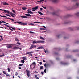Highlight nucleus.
Masks as SVG:
<instances>
[{
	"label": "nucleus",
	"mask_w": 79,
	"mask_h": 79,
	"mask_svg": "<svg viewBox=\"0 0 79 79\" xmlns=\"http://www.w3.org/2000/svg\"><path fill=\"white\" fill-rule=\"evenodd\" d=\"M14 23H18V24H20L21 26H26L27 24V23H24L21 22H13Z\"/></svg>",
	"instance_id": "obj_1"
},
{
	"label": "nucleus",
	"mask_w": 79,
	"mask_h": 79,
	"mask_svg": "<svg viewBox=\"0 0 79 79\" xmlns=\"http://www.w3.org/2000/svg\"><path fill=\"white\" fill-rule=\"evenodd\" d=\"M13 45H15L13 44H7V46H6V47L7 48H12V46H13Z\"/></svg>",
	"instance_id": "obj_2"
},
{
	"label": "nucleus",
	"mask_w": 79,
	"mask_h": 79,
	"mask_svg": "<svg viewBox=\"0 0 79 79\" xmlns=\"http://www.w3.org/2000/svg\"><path fill=\"white\" fill-rule=\"evenodd\" d=\"M32 53H33L32 51L27 52H26V55H28V54H29L28 56H32V54H31Z\"/></svg>",
	"instance_id": "obj_3"
},
{
	"label": "nucleus",
	"mask_w": 79,
	"mask_h": 79,
	"mask_svg": "<svg viewBox=\"0 0 79 79\" xmlns=\"http://www.w3.org/2000/svg\"><path fill=\"white\" fill-rule=\"evenodd\" d=\"M79 6V2H77L76 4L74 6H73V8H77L78 6Z\"/></svg>",
	"instance_id": "obj_4"
},
{
	"label": "nucleus",
	"mask_w": 79,
	"mask_h": 79,
	"mask_svg": "<svg viewBox=\"0 0 79 79\" xmlns=\"http://www.w3.org/2000/svg\"><path fill=\"white\" fill-rule=\"evenodd\" d=\"M33 48H36V45L32 44L29 48V49L30 50H31V49H32Z\"/></svg>",
	"instance_id": "obj_5"
},
{
	"label": "nucleus",
	"mask_w": 79,
	"mask_h": 79,
	"mask_svg": "<svg viewBox=\"0 0 79 79\" xmlns=\"http://www.w3.org/2000/svg\"><path fill=\"white\" fill-rule=\"evenodd\" d=\"M38 8H39V7L38 6L35 7L33 8H32V10H31L33 11H36V10H37V9H38Z\"/></svg>",
	"instance_id": "obj_6"
},
{
	"label": "nucleus",
	"mask_w": 79,
	"mask_h": 79,
	"mask_svg": "<svg viewBox=\"0 0 79 79\" xmlns=\"http://www.w3.org/2000/svg\"><path fill=\"white\" fill-rule=\"evenodd\" d=\"M26 71L27 73V75L28 77L30 76V71L27 70H26Z\"/></svg>",
	"instance_id": "obj_7"
},
{
	"label": "nucleus",
	"mask_w": 79,
	"mask_h": 79,
	"mask_svg": "<svg viewBox=\"0 0 79 79\" xmlns=\"http://www.w3.org/2000/svg\"><path fill=\"white\" fill-rule=\"evenodd\" d=\"M2 4L3 5H9V4H8V3H6V2H3Z\"/></svg>",
	"instance_id": "obj_8"
},
{
	"label": "nucleus",
	"mask_w": 79,
	"mask_h": 79,
	"mask_svg": "<svg viewBox=\"0 0 79 79\" xmlns=\"http://www.w3.org/2000/svg\"><path fill=\"white\" fill-rule=\"evenodd\" d=\"M58 13V11H56L55 12H52V14L53 15H56V13Z\"/></svg>",
	"instance_id": "obj_9"
},
{
	"label": "nucleus",
	"mask_w": 79,
	"mask_h": 79,
	"mask_svg": "<svg viewBox=\"0 0 79 79\" xmlns=\"http://www.w3.org/2000/svg\"><path fill=\"white\" fill-rule=\"evenodd\" d=\"M44 42H45L44 41H36V43H44Z\"/></svg>",
	"instance_id": "obj_10"
},
{
	"label": "nucleus",
	"mask_w": 79,
	"mask_h": 79,
	"mask_svg": "<svg viewBox=\"0 0 79 79\" xmlns=\"http://www.w3.org/2000/svg\"><path fill=\"white\" fill-rule=\"evenodd\" d=\"M32 64H31L30 65V67H31V66H32L33 64L34 65H36V63H35V62H33L32 63Z\"/></svg>",
	"instance_id": "obj_11"
},
{
	"label": "nucleus",
	"mask_w": 79,
	"mask_h": 79,
	"mask_svg": "<svg viewBox=\"0 0 79 79\" xmlns=\"http://www.w3.org/2000/svg\"><path fill=\"white\" fill-rule=\"evenodd\" d=\"M43 1H44V0H40V1H38L36 3H43Z\"/></svg>",
	"instance_id": "obj_12"
},
{
	"label": "nucleus",
	"mask_w": 79,
	"mask_h": 79,
	"mask_svg": "<svg viewBox=\"0 0 79 79\" xmlns=\"http://www.w3.org/2000/svg\"><path fill=\"white\" fill-rule=\"evenodd\" d=\"M61 64H62L63 65H65V64H67L63 62H60Z\"/></svg>",
	"instance_id": "obj_13"
},
{
	"label": "nucleus",
	"mask_w": 79,
	"mask_h": 79,
	"mask_svg": "<svg viewBox=\"0 0 79 79\" xmlns=\"http://www.w3.org/2000/svg\"><path fill=\"white\" fill-rule=\"evenodd\" d=\"M25 15L27 16H30V17H31V15H30V14H25Z\"/></svg>",
	"instance_id": "obj_14"
},
{
	"label": "nucleus",
	"mask_w": 79,
	"mask_h": 79,
	"mask_svg": "<svg viewBox=\"0 0 79 79\" xmlns=\"http://www.w3.org/2000/svg\"><path fill=\"white\" fill-rule=\"evenodd\" d=\"M19 49V48L18 47H17L16 46L14 47L13 48V49Z\"/></svg>",
	"instance_id": "obj_15"
},
{
	"label": "nucleus",
	"mask_w": 79,
	"mask_h": 79,
	"mask_svg": "<svg viewBox=\"0 0 79 79\" xmlns=\"http://www.w3.org/2000/svg\"><path fill=\"white\" fill-rule=\"evenodd\" d=\"M5 23V24H8V23H6V22H5L4 21H2V22L1 21H0V23Z\"/></svg>",
	"instance_id": "obj_16"
},
{
	"label": "nucleus",
	"mask_w": 79,
	"mask_h": 79,
	"mask_svg": "<svg viewBox=\"0 0 79 79\" xmlns=\"http://www.w3.org/2000/svg\"><path fill=\"white\" fill-rule=\"evenodd\" d=\"M20 17L23 18H28L27 17L25 16H21Z\"/></svg>",
	"instance_id": "obj_17"
},
{
	"label": "nucleus",
	"mask_w": 79,
	"mask_h": 79,
	"mask_svg": "<svg viewBox=\"0 0 79 79\" xmlns=\"http://www.w3.org/2000/svg\"><path fill=\"white\" fill-rule=\"evenodd\" d=\"M75 15H76V16H77L79 17V12L75 13Z\"/></svg>",
	"instance_id": "obj_18"
},
{
	"label": "nucleus",
	"mask_w": 79,
	"mask_h": 79,
	"mask_svg": "<svg viewBox=\"0 0 79 79\" xmlns=\"http://www.w3.org/2000/svg\"><path fill=\"white\" fill-rule=\"evenodd\" d=\"M15 40L16 42H18L19 41V40H18V39L17 37H15Z\"/></svg>",
	"instance_id": "obj_19"
},
{
	"label": "nucleus",
	"mask_w": 79,
	"mask_h": 79,
	"mask_svg": "<svg viewBox=\"0 0 79 79\" xmlns=\"http://www.w3.org/2000/svg\"><path fill=\"white\" fill-rule=\"evenodd\" d=\"M27 13H30V14H33V12H32L31 11L28 10Z\"/></svg>",
	"instance_id": "obj_20"
},
{
	"label": "nucleus",
	"mask_w": 79,
	"mask_h": 79,
	"mask_svg": "<svg viewBox=\"0 0 79 79\" xmlns=\"http://www.w3.org/2000/svg\"><path fill=\"white\" fill-rule=\"evenodd\" d=\"M42 48H44V47L42 46L37 48V49H42Z\"/></svg>",
	"instance_id": "obj_21"
},
{
	"label": "nucleus",
	"mask_w": 79,
	"mask_h": 79,
	"mask_svg": "<svg viewBox=\"0 0 79 79\" xmlns=\"http://www.w3.org/2000/svg\"><path fill=\"white\" fill-rule=\"evenodd\" d=\"M3 24L4 25V26H7V27H9V28H10V27H10L9 26H8V25L7 24Z\"/></svg>",
	"instance_id": "obj_22"
},
{
	"label": "nucleus",
	"mask_w": 79,
	"mask_h": 79,
	"mask_svg": "<svg viewBox=\"0 0 79 79\" xmlns=\"http://www.w3.org/2000/svg\"><path fill=\"white\" fill-rule=\"evenodd\" d=\"M22 59L23 60H25V61H26V60H27L26 58V57H22Z\"/></svg>",
	"instance_id": "obj_23"
},
{
	"label": "nucleus",
	"mask_w": 79,
	"mask_h": 79,
	"mask_svg": "<svg viewBox=\"0 0 79 79\" xmlns=\"http://www.w3.org/2000/svg\"><path fill=\"white\" fill-rule=\"evenodd\" d=\"M35 77L36 78V79H39V77H37V75H35Z\"/></svg>",
	"instance_id": "obj_24"
},
{
	"label": "nucleus",
	"mask_w": 79,
	"mask_h": 79,
	"mask_svg": "<svg viewBox=\"0 0 79 79\" xmlns=\"http://www.w3.org/2000/svg\"><path fill=\"white\" fill-rule=\"evenodd\" d=\"M53 2L54 3H57L58 2V0H54L53 1Z\"/></svg>",
	"instance_id": "obj_25"
},
{
	"label": "nucleus",
	"mask_w": 79,
	"mask_h": 79,
	"mask_svg": "<svg viewBox=\"0 0 79 79\" xmlns=\"http://www.w3.org/2000/svg\"><path fill=\"white\" fill-rule=\"evenodd\" d=\"M11 14H10V15H11V16L13 17V18H15V16H13V14L12 13L10 12Z\"/></svg>",
	"instance_id": "obj_26"
},
{
	"label": "nucleus",
	"mask_w": 79,
	"mask_h": 79,
	"mask_svg": "<svg viewBox=\"0 0 79 79\" xmlns=\"http://www.w3.org/2000/svg\"><path fill=\"white\" fill-rule=\"evenodd\" d=\"M21 62L23 64H24V60H21Z\"/></svg>",
	"instance_id": "obj_27"
},
{
	"label": "nucleus",
	"mask_w": 79,
	"mask_h": 79,
	"mask_svg": "<svg viewBox=\"0 0 79 79\" xmlns=\"http://www.w3.org/2000/svg\"><path fill=\"white\" fill-rule=\"evenodd\" d=\"M40 39H42V40H45V39H44L42 36L40 37Z\"/></svg>",
	"instance_id": "obj_28"
},
{
	"label": "nucleus",
	"mask_w": 79,
	"mask_h": 79,
	"mask_svg": "<svg viewBox=\"0 0 79 79\" xmlns=\"http://www.w3.org/2000/svg\"><path fill=\"white\" fill-rule=\"evenodd\" d=\"M7 19H10V20H11V21H14V19H11L10 18H7Z\"/></svg>",
	"instance_id": "obj_29"
},
{
	"label": "nucleus",
	"mask_w": 79,
	"mask_h": 79,
	"mask_svg": "<svg viewBox=\"0 0 79 79\" xmlns=\"http://www.w3.org/2000/svg\"><path fill=\"white\" fill-rule=\"evenodd\" d=\"M38 13L40 14V15H43V14H42V13L41 12H39V11H38Z\"/></svg>",
	"instance_id": "obj_30"
},
{
	"label": "nucleus",
	"mask_w": 79,
	"mask_h": 79,
	"mask_svg": "<svg viewBox=\"0 0 79 79\" xmlns=\"http://www.w3.org/2000/svg\"><path fill=\"white\" fill-rule=\"evenodd\" d=\"M0 11H3L4 12H6V10L0 9Z\"/></svg>",
	"instance_id": "obj_31"
},
{
	"label": "nucleus",
	"mask_w": 79,
	"mask_h": 79,
	"mask_svg": "<svg viewBox=\"0 0 79 79\" xmlns=\"http://www.w3.org/2000/svg\"><path fill=\"white\" fill-rule=\"evenodd\" d=\"M16 44H18V45H21V43L18 42L16 43Z\"/></svg>",
	"instance_id": "obj_32"
},
{
	"label": "nucleus",
	"mask_w": 79,
	"mask_h": 79,
	"mask_svg": "<svg viewBox=\"0 0 79 79\" xmlns=\"http://www.w3.org/2000/svg\"><path fill=\"white\" fill-rule=\"evenodd\" d=\"M15 76H18V73L17 72H16L15 73Z\"/></svg>",
	"instance_id": "obj_33"
},
{
	"label": "nucleus",
	"mask_w": 79,
	"mask_h": 79,
	"mask_svg": "<svg viewBox=\"0 0 79 79\" xmlns=\"http://www.w3.org/2000/svg\"><path fill=\"white\" fill-rule=\"evenodd\" d=\"M28 24H29V25H30V26H34V25L33 23H30Z\"/></svg>",
	"instance_id": "obj_34"
},
{
	"label": "nucleus",
	"mask_w": 79,
	"mask_h": 79,
	"mask_svg": "<svg viewBox=\"0 0 79 79\" xmlns=\"http://www.w3.org/2000/svg\"><path fill=\"white\" fill-rule=\"evenodd\" d=\"M75 28L76 29H77V30H79V27H76Z\"/></svg>",
	"instance_id": "obj_35"
},
{
	"label": "nucleus",
	"mask_w": 79,
	"mask_h": 79,
	"mask_svg": "<svg viewBox=\"0 0 79 79\" xmlns=\"http://www.w3.org/2000/svg\"><path fill=\"white\" fill-rule=\"evenodd\" d=\"M22 10H26V8L25 7H22Z\"/></svg>",
	"instance_id": "obj_36"
},
{
	"label": "nucleus",
	"mask_w": 79,
	"mask_h": 79,
	"mask_svg": "<svg viewBox=\"0 0 79 79\" xmlns=\"http://www.w3.org/2000/svg\"><path fill=\"white\" fill-rule=\"evenodd\" d=\"M34 23H38V24H40V23L39 22H34Z\"/></svg>",
	"instance_id": "obj_37"
},
{
	"label": "nucleus",
	"mask_w": 79,
	"mask_h": 79,
	"mask_svg": "<svg viewBox=\"0 0 79 79\" xmlns=\"http://www.w3.org/2000/svg\"><path fill=\"white\" fill-rule=\"evenodd\" d=\"M5 56V55L3 53L2 55H0V57H2V56Z\"/></svg>",
	"instance_id": "obj_38"
},
{
	"label": "nucleus",
	"mask_w": 79,
	"mask_h": 79,
	"mask_svg": "<svg viewBox=\"0 0 79 79\" xmlns=\"http://www.w3.org/2000/svg\"><path fill=\"white\" fill-rule=\"evenodd\" d=\"M7 12L8 14H10V12H9V11L8 10H6V12H5L6 13V12Z\"/></svg>",
	"instance_id": "obj_39"
},
{
	"label": "nucleus",
	"mask_w": 79,
	"mask_h": 79,
	"mask_svg": "<svg viewBox=\"0 0 79 79\" xmlns=\"http://www.w3.org/2000/svg\"><path fill=\"white\" fill-rule=\"evenodd\" d=\"M0 16H1V17H5V18H7V17H6V16H5L4 15L2 16H1V15H0Z\"/></svg>",
	"instance_id": "obj_40"
},
{
	"label": "nucleus",
	"mask_w": 79,
	"mask_h": 79,
	"mask_svg": "<svg viewBox=\"0 0 79 79\" xmlns=\"http://www.w3.org/2000/svg\"><path fill=\"white\" fill-rule=\"evenodd\" d=\"M71 15H67V17L68 18V17H71Z\"/></svg>",
	"instance_id": "obj_41"
},
{
	"label": "nucleus",
	"mask_w": 79,
	"mask_h": 79,
	"mask_svg": "<svg viewBox=\"0 0 79 79\" xmlns=\"http://www.w3.org/2000/svg\"><path fill=\"white\" fill-rule=\"evenodd\" d=\"M43 66H40V70H41V69H43Z\"/></svg>",
	"instance_id": "obj_42"
},
{
	"label": "nucleus",
	"mask_w": 79,
	"mask_h": 79,
	"mask_svg": "<svg viewBox=\"0 0 79 79\" xmlns=\"http://www.w3.org/2000/svg\"><path fill=\"white\" fill-rule=\"evenodd\" d=\"M45 69H44V73H47V69L46 68V67L45 68Z\"/></svg>",
	"instance_id": "obj_43"
},
{
	"label": "nucleus",
	"mask_w": 79,
	"mask_h": 79,
	"mask_svg": "<svg viewBox=\"0 0 79 79\" xmlns=\"http://www.w3.org/2000/svg\"><path fill=\"white\" fill-rule=\"evenodd\" d=\"M3 74H6V72L5 71H3Z\"/></svg>",
	"instance_id": "obj_44"
},
{
	"label": "nucleus",
	"mask_w": 79,
	"mask_h": 79,
	"mask_svg": "<svg viewBox=\"0 0 79 79\" xmlns=\"http://www.w3.org/2000/svg\"><path fill=\"white\" fill-rule=\"evenodd\" d=\"M7 69L8 72H10V68H8Z\"/></svg>",
	"instance_id": "obj_45"
},
{
	"label": "nucleus",
	"mask_w": 79,
	"mask_h": 79,
	"mask_svg": "<svg viewBox=\"0 0 79 79\" xmlns=\"http://www.w3.org/2000/svg\"><path fill=\"white\" fill-rule=\"evenodd\" d=\"M73 52H78V50H74L73 51Z\"/></svg>",
	"instance_id": "obj_46"
},
{
	"label": "nucleus",
	"mask_w": 79,
	"mask_h": 79,
	"mask_svg": "<svg viewBox=\"0 0 79 79\" xmlns=\"http://www.w3.org/2000/svg\"><path fill=\"white\" fill-rule=\"evenodd\" d=\"M36 43H37V42H36V41H34L33 42V44H36Z\"/></svg>",
	"instance_id": "obj_47"
},
{
	"label": "nucleus",
	"mask_w": 79,
	"mask_h": 79,
	"mask_svg": "<svg viewBox=\"0 0 79 79\" xmlns=\"http://www.w3.org/2000/svg\"><path fill=\"white\" fill-rule=\"evenodd\" d=\"M12 11L14 13H15V14H16V12L15 11V10H12Z\"/></svg>",
	"instance_id": "obj_48"
},
{
	"label": "nucleus",
	"mask_w": 79,
	"mask_h": 79,
	"mask_svg": "<svg viewBox=\"0 0 79 79\" xmlns=\"http://www.w3.org/2000/svg\"><path fill=\"white\" fill-rule=\"evenodd\" d=\"M23 66V64H20L19 65V66Z\"/></svg>",
	"instance_id": "obj_49"
},
{
	"label": "nucleus",
	"mask_w": 79,
	"mask_h": 79,
	"mask_svg": "<svg viewBox=\"0 0 79 79\" xmlns=\"http://www.w3.org/2000/svg\"><path fill=\"white\" fill-rule=\"evenodd\" d=\"M5 15H6V16H9V17H11V16H10L9 15H8L6 14Z\"/></svg>",
	"instance_id": "obj_50"
},
{
	"label": "nucleus",
	"mask_w": 79,
	"mask_h": 79,
	"mask_svg": "<svg viewBox=\"0 0 79 79\" xmlns=\"http://www.w3.org/2000/svg\"><path fill=\"white\" fill-rule=\"evenodd\" d=\"M30 34H34V32H33L32 31H30Z\"/></svg>",
	"instance_id": "obj_51"
},
{
	"label": "nucleus",
	"mask_w": 79,
	"mask_h": 79,
	"mask_svg": "<svg viewBox=\"0 0 79 79\" xmlns=\"http://www.w3.org/2000/svg\"><path fill=\"white\" fill-rule=\"evenodd\" d=\"M41 74H42V75H43V74H44V72H41Z\"/></svg>",
	"instance_id": "obj_52"
},
{
	"label": "nucleus",
	"mask_w": 79,
	"mask_h": 79,
	"mask_svg": "<svg viewBox=\"0 0 79 79\" xmlns=\"http://www.w3.org/2000/svg\"><path fill=\"white\" fill-rule=\"evenodd\" d=\"M39 64L40 65H42V62H40L39 63Z\"/></svg>",
	"instance_id": "obj_53"
},
{
	"label": "nucleus",
	"mask_w": 79,
	"mask_h": 79,
	"mask_svg": "<svg viewBox=\"0 0 79 79\" xmlns=\"http://www.w3.org/2000/svg\"><path fill=\"white\" fill-rule=\"evenodd\" d=\"M44 66L45 67H47V63H45L44 64Z\"/></svg>",
	"instance_id": "obj_54"
},
{
	"label": "nucleus",
	"mask_w": 79,
	"mask_h": 79,
	"mask_svg": "<svg viewBox=\"0 0 79 79\" xmlns=\"http://www.w3.org/2000/svg\"><path fill=\"white\" fill-rule=\"evenodd\" d=\"M0 37H1V39H2V40H3V38H2V36H0Z\"/></svg>",
	"instance_id": "obj_55"
},
{
	"label": "nucleus",
	"mask_w": 79,
	"mask_h": 79,
	"mask_svg": "<svg viewBox=\"0 0 79 79\" xmlns=\"http://www.w3.org/2000/svg\"><path fill=\"white\" fill-rule=\"evenodd\" d=\"M11 28H12L13 29H14V30H16V29L13 28L12 27H10Z\"/></svg>",
	"instance_id": "obj_56"
},
{
	"label": "nucleus",
	"mask_w": 79,
	"mask_h": 79,
	"mask_svg": "<svg viewBox=\"0 0 79 79\" xmlns=\"http://www.w3.org/2000/svg\"><path fill=\"white\" fill-rule=\"evenodd\" d=\"M6 76H9V77L10 76V75L9 74H6Z\"/></svg>",
	"instance_id": "obj_57"
},
{
	"label": "nucleus",
	"mask_w": 79,
	"mask_h": 79,
	"mask_svg": "<svg viewBox=\"0 0 79 79\" xmlns=\"http://www.w3.org/2000/svg\"><path fill=\"white\" fill-rule=\"evenodd\" d=\"M43 27H44V29H46V27H45V26H43Z\"/></svg>",
	"instance_id": "obj_58"
},
{
	"label": "nucleus",
	"mask_w": 79,
	"mask_h": 79,
	"mask_svg": "<svg viewBox=\"0 0 79 79\" xmlns=\"http://www.w3.org/2000/svg\"><path fill=\"white\" fill-rule=\"evenodd\" d=\"M40 8V11H42V8Z\"/></svg>",
	"instance_id": "obj_59"
},
{
	"label": "nucleus",
	"mask_w": 79,
	"mask_h": 79,
	"mask_svg": "<svg viewBox=\"0 0 79 79\" xmlns=\"http://www.w3.org/2000/svg\"><path fill=\"white\" fill-rule=\"evenodd\" d=\"M9 29L10 30V31H13V29L11 28H9Z\"/></svg>",
	"instance_id": "obj_60"
},
{
	"label": "nucleus",
	"mask_w": 79,
	"mask_h": 79,
	"mask_svg": "<svg viewBox=\"0 0 79 79\" xmlns=\"http://www.w3.org/2000/svg\"><path fill=\"white\" fill-rule=\"evenodd\" d=\"M0 28H2V29H4V28L3 27H0Z\"/></svg>",
	"instance_id": "obj_61"
},
{
	"label": "nucleus",
	"mask_w": 79,
	"mask_h": 79,
	"mask_svg": "<svg viewBox=\"0 0 79 79\" xmlns=\"http://www.w3.org/2000/svg\"><path fill=\"white\" fill-rule=\"evenodd\" d=\"M64 39H67V37H64Z\"/></svg>",
	"instance_id": "obj_62"
},
{
	"label": "nucleus",
	"mask_w": 79,
	"mask_h": 79,
	"mask_svg": "<svg viewBox=\"0 0 79 79\" xmlns=\"http://www.w3.org/2000/svg\"><path fill=\"white\" fill-rule=\"evenodd\" d=\"M43 8H44V9H47V7H44Z\"/></svg>",
	"instance_id": "obj_63"
},
{
	"label": "nucleus",
	"mask_w": 79,
	"mask_h": 79,
	"mask_svg": "<svg viewBox=\"0 0 79 79\" xmlns=\"http://www.w3.org/2000/svg\"><path fill=\"white\" fill-rule=\"evenodd\" d=\"M18 68H19V69H21V67H19Z\"/></svg>",
	"instance_id": "obj_64"
}]
</instances>
